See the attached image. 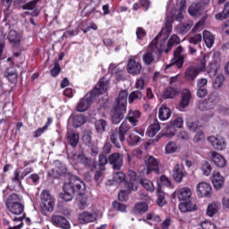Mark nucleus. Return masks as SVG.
Masks as SVG:
<instances>
[{"label":"nucleus","instance_id":"58836bf2","mask_svg":"<svg viewBox=\"0 0 229 229\" xmlns=\"http://www.w3.org/2000/svg\"><path fill=\"white\" fill-rule=\"evenodd\" d=\"M87 121V118L83 114H76L72 118V124L74 128H80V126H82V124H85V122Z\"/></svg>","mask_w":229,"mask_h":229},{"label":"nucleus","instance_id":"7ed1b4c3","mask_svg":"<svg viewBox=\"0 0 229 229\" xmlns=\"http://www.w3.org/2000/svg\"><path fill=\"white\" fill-rule=\"evenodd\" d=\"M173 18H167L166 26H165L160 33L156 37L155 40H157V44H162V41L165 42V53H169L171 49H173V46H178L180 44V38L177 35H173L169 38V35H171V31H173ZM167 38H169L167 42Z\"/></svg>","mask_w":229,"mask_h":229},{"label":"nucleus","instance_id":"a878e982","mask_svg":"<svg viewBox=\"0 0 229 229\" xmlns=\"http://www.w3.org/2000/svg\"><path fill=\"white\" fill-rule=\"evenodd\" d=\"M171 109L167 107V105L163 104L158 110V118L160 121H167L171 118Z\"/></svg>","mask_w":229,"mask_h":229},{"label":"nucleus","instance_id":"f8f14e48","mask_svg":"<svg viewBox=\"0 0 229 229\" xmlns=\"http://www.w3.org/2000/svg\"><path fill=\"white\" fill-rule=\"evenodd\" d=\"M41 208L44 212H53V208H55V198L49 194L47 190H44L41 192Z\"/></svg>","mask_w":229,"mask_h":229},{"label":"nucleus","instance_id":"393cba45","mask_svg":"<svg viewBox=\"0 0 229 229\" xmlns=\"http://www.w3.org/2000/svg\"><path fill=\"white\" fill-rule=\"evenodd\" d=\"M127 176L129 177V182H125V185H130L131 191H137L139 189V185L137 184V172L133 170H129L127 173Z\"/></svg>","mask_w":229,"mask_h":229},{"label":"nucleus","instance_id":"0eeeda50","mask_svg":"<svg viewBox=\"0 0 229 229\" xmlns=\"http://www.w3.org/2000/svg\"><path fill=\"white\" fill-rule=\"evenodd\" d=\"M185 0H177V8L173 9V5L168 4L166 6V18L165 26L167 24V19L172 18V22L178 21V22H182L183 21V12H185Z\"/></svg>","mask_w":229,"mask_h":229},{"label":"nucleus","instance_id":"864d4df0","mask_svg":"<svg viewBox=\"0 0 229 229\" xmlns=\"http://www.w3.org/2000/svg\"><path fill=\"white\" fill-rule=\"evenodd\" d=\"M142 99V92L140 90L132 91L129 95V103L131 105L134 101Z\"/></svg>","mask_w":229,"mask_h":229},{"label":"nucleus","instance_id":"79ce46f5","mask_svg":"<svg viewBox=\"0 0 229 229\" xmlns=\"http://www.w3.org/2000/svg\"><path fill=\"white\" fill-rule=\"evenodd\" d=\"M218 210L219 207L217 204L216 202H212L208 206L207 216H208V217H214L217 214Z\"/></svg>","mask_w":229,"mask_h":229},{"label":"nucleus","instance_id":"9d476101","mask_svg":"<svg viewBox=\"0 0 229 229\" xmlns=\"http://www.w3.org/2000/svg\"><path fill=\"white\" fill-rule=\"evenodd\" d=\"M185 55H183V47L179 46L174 52V59L171 60L169 64H166L165 71H176V69H182L183 67V62Z\"/></svg>","mask_w":229,"mask_h":229},{"label":"nucleus","instance_id":"09e8293b","mask_svg":"<svg viewBox=\"0 0 229 229\" xmlns=\"http://www.w3.org/2000/svg\"><path fill=\"white\" fill-rule=\"evenodd\" d=\"M223 83H225V75L223 73L217 74L213 82V87L217 90V89L223 87Z\"/></svg>","mask_w":229,"mask_h":229},{"label":"nucleus","instance_id":"5701e85b","mask_svg":"<svg viewBox=\"0 0 229 229\" xmlns=\"http://www.w3.org/2000/svg\"><path fill=\"white\" fill-rule=\"evenodd\" d=\"M7 38L11 45H13L14 47H19V46H21L22 35L17 32V30H10L7 35Z\"/></svg>","mask_w":229,"mask_h":229},{"label":"nucleus","instance_id":"6e6552de","mask_svg":"<svg viewBox=\"0 0 229 229\" xmlns=\"http://www.w3.org/2000/svg\"><path fill=\"white\" fill-rule=\"evenodd\" d=\"M22 198L16 193H12L6 202V207L11 214L21 216L24 212V204H21Z\"/></svg>","mask_w":229,"mask_h":229},{"label":"nucleus","instance_id":"69168bd1","mask_svg":"<svg viewBox=\"0 0 229 229\" xmlns=\"http://www.w3.org/2000/svg\"><path fill=\"white\" fill-rule=\"evenodd\" d=\"M146 35H147L146 30L143 28L139 27L136 30V37L138 40H143Z\"/></svg>","mask_w":229,"mask_h":229},{"label":"nucleus","instance_id":"a18cd8bd","mask_svg":"<svg viewBox=\"0 0 229 229\" xmlns=\"http://www.w3.org/2000/svg\"><path fill=\"white\" fill-rule=\"evenodd\" d=\"M190 15L196 17L201 14V5L199 4H192L188 10Z\"/></svg>","mask_w":229,"mask_h":229},{"label":"nucleus","instance_id":"c756f323","mask_svg":"<svg viewBox=\"0 0 229 229\" xmlns=\"http://www.w3.org/2000/svg\"><path fill=\"white\" fill-rule=\"evenodd\" d=\"M66 139L70 146L76 148L80 142V135L73 131H68Z\"/></svg>","mask_w":229,"mask_h":229},{"label":"nucleus","instance_id":"39448f33","mask_svg":"<svg viewBox=\"0 0 229 229\" xmlns=\"http://www.w3.org/2000/svg\"><path fill=\"white\" fill-rule=\"evenodd\" d=\"M149 47L150 51L143 55V62L145 65H151V64H154L155 60L160 58V55H162L165 49V41L157 43V41L154 39Z\"/></svg>","mask_w":229,"mask_h":229},{"label":"nucleus","instance_id":"bb28decb","mask_svg":"<svg viewBox=\"0 0 229 229\" xmlns=\"http://www.w3.org/2000/svg\"><path fill=\"white\" fill-rule=\"evenodd\" d=\"M96 221V215L89 213V212H83L79 215V223L81 225H87L89 223H94Z\"/></svg>","mask_w":229,"mask_h":229},{"label":"nucleus","instance_id":"2eb2a0df","mask_svg":"<svg viewBox=\"0 0 229 229\" xmlns=\"http://www.w3.org/2000/svg\"><path fill=\"white\" fill-rule=\"evenodd\" d=\"M199 198H210L212 196V186L208 182H199L196 187Z\"/></svg>","mask_w":229,"mask_h":229},{"label":"nucleus","instance_id":"b1692460","mask_svg":"<svg viewBox=\"0 0 229 229\" xmlns=\"http://www.w3.org/2000/svg\"><path fill=\"white\" fill-rule=\"evenodd\" d=\"M11 184L14 191H20L21 187H22V175L19 174L18 169L13 171V177L11 178Z\"/></svg>","mask_w":229,"mask_h":229},{"label":"nucleus","instance_id":"ddd939ff","mask_svg":"<svg viewBox=\"0 0 229 229\" xmlns=\"http://www.w3.org/2000/svg\"><path fill=\"white\" fill-rule=\"evenodd\" d=\"M197 108H199V110H201V112H209L208 116H202L203 121H208V119H212V117H214V113L212 112V110H214V108L216 107L208 100V98L199 100L197 103Z\"/></svg>","mask_w":229,"mask_h":229},{"label":"nucleus","instance_id":"c85d7f7f","mask_svg":"<svg viewBox=\"0 0 229 229\" xmlns=\"http://www.w3.org/2000/svg\"><path fill=\"white\" fill-rule=\"evenodd\" d=\"M179 209L181 212H192L196 210V204L192 200L188 199L179 204Z\"/></svg>","mask_w":229,"mask_h":229},{"label":"nucleus","instance_id":"473e14b6","mask_svg":"<svg viewBox=\"0 0 229 229\" xmlns=\"http://www.w3.org/2000/svg\"><path fill=\"white\" fill-rule=\"evenodd\" d=\"M203 39H204V42H205L207 47L210 48V47H212V46H214L216 38L214 37V35H212V33L210 31L204 30L203 31Z\"/></svg>","mask_w":229,"mask_h":229},{"label":"nucleus","instance_id":"c03bdc74","mask_svg":"<svg viewBox=\"0 0 229 229\" xmlns=\"http://www.w3.org/2000/svg\"><path fill=\"white\" fill-rule=\"evenodd\" d=\"M125 189L126 190L120 191L118 193L119 201H126V199H128V195L130 192H131V191H133L131 190V186H130V184H128V186L125 185Z\"/></svg>","mask_w":229,"mask_h":229},{"label":"nucleus","instance_id":"052dcab7","mask_svg":"<svg viewBox=\"0 0 229 229\" xmlns=\"http://www.w3.org/2000/svg\"><path fill=\"white\" fill-rule=\"evenodd\" d=\"M158 187L164 186V187H171V181L167 176L163 175L160 177L159 181L157 182Z\"/></svg>","mask_w":229,"mask_h":229},{"label":"nucleus","instance_id":"8fccbe9b","mask_svg":"<svg viewBox=\"0 0 229 229\" xmlns=\"http://www.w3.org/2000/svg\"><path fill=\"white\" fill-rule=\"evenodd\" d=\"M190 102H191V91L187 90L182 94L180 105L182 108H186V106H189Z\"/></svg>","mask_w":229,"mask_h":229},{"label":"nucleus","instance_id":"49530a36","mask_svg":"<svg viewBox=\"0 0 229 229\" xmlns=\"http://www.w3.org/2000/svg\"><path fill=\"white\" fill-rule=\"evenodd\" d=\"M148 204L146 202L138 203L135 205L133 208L134 214H144V212H148Z\"/></svg>","mask_w":229,"mask_h":229},{"label":"nucleus","instance_id":"a19ab883","mask_svg":"<svg viewBox=\"0 0 229 229\" xmlns=\"http://www.w3.org/2000/svg\"><path fill=\"white\" fill-rule=\"evenodd\" d=\"M140 184L142 185L143 188L146 189V191H148V192L155 191V185H153V182L148 179L141 178L140 180Z\"/></svg>","mask_w":229,"mask_h":229},{"label":"nucleus","instance_id":"2f4dec72","mask_svg":"<svg viewBox=\"0 0 229 229\" xmlns=\"http://www.w3.org/2000/svg\"><path fill=\"white\" fill-rule=\"evenodd\" d=\"M160 131V123L158 120H155L152 124L148 128V137H155Z\"/></svg>","mask_w":229,"mask_h":229},{"label":"nucleus","instance_id":"603ef678","mask_svg":"<svg viewBox=\"0 0 229 229\" xmlns=\"http://www.w3.org/2000/svg\"><path fill=\"white\" fill-rule=\"evenodd\" d=\"M178 150V145H176V142L170 141L166 144L165 148V151L167 155H171V153H176Z\"/></svg>","mask_w":229,"mask_h":229},{"label":"nucleus","instance_id":"3c124183","mask_svg":"<svg viewBox=\"0 0 229 229\" xmlns=\"http://www.w3.org/2000/svg\"><path fill=\"white\" fill-rule=\"evenodd\" d=\"M204 176H210V173H212V166L208 161H202L201 162V167H200Z\"/></svg>","mask_w":229,"mask_h":229},{"label":"nucleus","instance_id":"338daca9","mask_svg":"<svg viewBox=\"0 0 229 229\" xmlns=\"http://www.w3.org/2000/svg\"><path fill=\"white\" fill-rule=\"evenodd\" d=\"M113 207L115 210H118L119 212H126V206H124V204H122L121 202H113Z\"/></svg>","mask_w":229,"mask_h":229},{"label":"nucleus","instance_id":"774afa93","mask_svg":"<svg viewBox=\"0 0 229 229\" xmlns=\"http://www.w3.org/2000/svg\"><path fill=\"white\" fill-rule=\"evenodd\" d=\"M37 3L38 0H33L22 5L23 10H34L35 6H37Z\"/></svg>","mask_w":229,"mask_h":229},{"label":"nucleus","instance_id":"6e6d98bb","mask_svg":"<svg viewBox=\"0 0 229 229\" xmlns=\"http://www.w3.org/2000/svg\"><path fill=\"white\" fill-rule=\"evenodd\" d=\"M140 140V137L133 133L130 134L127 138V142L129 146H136V144Z\"/></svg>","mask_w":229,"mask_h":229},{"label":"nucleus","instance_id":"ea45409f","mask_svg":"<svg viewBox=\"0 0 229 229\" xmlns=\"http://www.w3.org/2000/svg\"><path fill=\"white\" fill-rule=\"evenodd\" d=\"M72 162L75 165L87 164L88 159H87V157H85V154H83L82 152H78L73 155Z\"/></svg>","mask_w":229,"mask_h":229},{"label":"nucleus","instance_id":"5fc2aeb1","mask_svg":"<svg viewBox=\"0 0 229 229\" xmlns=\"http://www.w3.org/2000/svg\"><path fill=\"white\" fill-rule=\"evenodd\" d=\"M157 205L159 207H164V203H165V194L162 191V187H157Z\"/></svg>","mask_w":229,"mask_h":229},{"label":"nucleus","instance_id":"f257e3e1","mask_svg":"<svg viewBox=\"0 0 229 229\" xmlns=\"http://www.w3.org/2000/svg\"><path fill=\"white\" fill-rule=\"evenodd\" d=\"M85 183L81 179L78 178L76 175H72L69 178L68 182H66L64 187V193H60L61 199L64 201H72V198H74L75 194H78L77 199L80 201L79 208L83 210L87 208V198L83 196L86 191Z\"/></svg>","mask_w":229,"mask_h":229},{"label":"nucleus","instance_id":"4c0bfd02","mask_svg":"<svg viewBox=\"0 0 229 229\" xmlns=\"http://www.w3.org/2000/svg\"><path fill=\"white\" fill-rule=\"evenodd\" d=\"M106 126H108V123L104 119L97 120L95 122V128L98 133H105Z\"/></svg>","mask_w":229,"mask_h":229},{"label":"nucleus","instance_id":"20e7f679","mask_svg":"<svg viewBox=\"0 0 229 229\" xmlns=\"http://www.w3.org/2000/svg\"><path fill=\"white\" fill-rule=\"evenodd\" d=\"M126 105H128V91L122 90L118 95L115 106H114L111 111V121L113 124H119L124 119Z\"/></svg>","mask_w":229,"mask_h":229},{"label":"nucleus","instance_id":"e2e57ef3","mask_svg":"<svg viewBox=\"0 0 229 229\" xmlns=\"http://www.w3.org/2000/svg\"><path fill=\"white\" fill-rule=\"evenodd\" d=\"M200 226L202 229H217V226H216V224L210 222V221H203L200 224Z\"/></svg>","mask_w":229,"mask_h":229},{"label":"nucleus","instance_id":"9b49d317","mask_svg":"<svg viewBox=\"0 0 229 229\" xmlns=\"http://www.w3.org/2000/svg\"><path fill=\"white\" fill-rule=\"evenodd\" d=\"M165 128L163 130L165 137H174L176 135V129L182 128L183 126V118L177 117L172 120L168 123L164 124Z\"/></svg>","mask_w":229,"mask_h":229},{"label":"nucleus","instance_id":"4d7b16f0","mask_svg":"<svg viewBox=\"0 0 229 229\" xmlns=\"http://www.w3.org/2000/svg\"><path fill=\"white\" fill-rule=\"evenodd\" d=\"M106 164H108V157L105 155H100L98 157V169L105 171V165H106Z\"/></svg>","mask_w":229,"mask_h":229},{"label":"nucleus","instance_id":"aec40b11","mask_svg":"<svg viewBox=\"0 0 229 229\" xmlns=\"http://www.w3.org/2000/svg\"><path fill=\"white\" fill-rule=\"evenodd\" d=\"M108 162L111 165H113V169L115 171H121V167H123V157L119 153L111 154L108 157Z\"/></svg>","mask_w":229,"mask_h":229},{"label":"nucleus","instance_id":"f3484780","mask_svg":"<svg viewBox=\"0 0 229 229\" xmlns=\"http://www.w3.org/2000/svg\"><path fill=\"white\" fill-rule=\"evenodd\" d=\"M208 140L214 149H216L217 151H224V149H226V141H225V138L222 136H209Z\"/></svg>","mask_w":229,"mask_h":229},{"label":"nucleus","instance_id":"1a4fd4ad","mask_svg":"<svg viewBox=\"0 0 229 229\" xmlns=\"http://www.w3.org/2000/svg\"><path fill=\"white\" fill-rule=\"evenodd\" d=\"M130 131V124L127 121H123L118 131H113L111 133V142L115 146V148H121V143H123L125 140L126 133Z\"/></svg>","mask_w":229,"mask_h":229},{"label":"nucleus","instance_id":"bf43d9fd","mask_svg":"<svg viewBox=\"0 0 229 229\" xmlns=\"http://www.w3.org/2000/svg\"><path fill=\"white\" fill-rule=\"evenodd\" d=\"M60 63H58V61H55L54 63V67L53 69L50 70V74L51 76H53L54 78H56V76H58V74H60Z\"/></svg>","mask_w":229,"mask_h":229},{"label":"nucleus","instance_id":"4468645a","mask_svg":"<svg viewBox=\"0 0 229 229\" xmlns=\"http://www.w3.org/2000/svg\"><path fill=\"white\" fill-rule=\"evenodd\" d=\"M197 108H199V110H201V112H209L208 116H202L203 121H208V119H212V117H214V113L212 112V110H214V108L216 107L208 100V98L199 100L197 103Z\"/></svg>","mask_w":229,"mask_h":229},{"label":"nucleus","instance_id":"412c9836","mask_svg":"<svg viewBox=\"0 0 229 229\" xmlns=\"http://www.w3.org/2000/svg\"><path fill=\"white\" fill-rule=\"evenodd\" d=\"M208 156L216 167H225L226 165V159H225V157L221 156V154L216 151H210Z\"/></svg>","mask_w":229,"mask_h":229},{"label":"nucleus","instance_id":"dca6fc26","mask_svg":"<svg viewBox=\"0 0 229 229\" xmlns=\"http://www.w3.org/2000/svg\"><path fill=\"white\" fill-rule=\"evenodd\" d=\"M145 174H151V173H158V160L157 158L149 156L145 158Z\"/></svg>","mask_w":229,"mask_h":229},{"label":"nucleus","instance_id":"7c9ffc66","mask_svg":"<svg viewBox=\"0 0 229 229\" xmlns=\"http://www.w3.org/2000/svg\"><path fill=\"white\" fill-rule=\"evenodd\" d=\"M193 25L194 23L192 22V21L189 20L184 23H180L179 25H177L176 31L177 33H181V35H185V33H187Z\"/></svg>","mask_w":229,"mask_h":229},{"label":"nucleus","instance_id":"13d9d810","mask_svg":"<svg viewBox=\"0 0 229 229\" xmlns=\"http://www.w3.org/2000/svg\"><path fill=\"white\" fill-rule=\"evenodd\" d=\"M4 76L11 81V83H15L17 81V73L15 72H10V70L5 71Z\"/></svg>","mask_w":229,"mask_h":229},{"label":"nucleus","instance_id":"0e129e2a","mask_svg":"<svg viewBox=\"0 0 229 229\" xmlns=\"http://www.w3.org/2000/svg\"><path fill=\"white\" fill-rule=\"evenodd\" d=\"M201 40H202L201 34H195L194 36L190 38L189 42L190 44H194L195 46H197V44H199Z\"/></svg>","mask_w":229,"mask_h":229},{"label":"nucleus","instance_id":"c9c22d12","mask_svg":"<svg viewBox=\"0 0 229 229\" xmlns=\"http://www.w3.org/2000/svg\"><path fill=\"white\" fill-rule=\"evenodd\" d=\"M108 72H110L112 76H115L118 80L123 78V69L119 68V66H115L114 64L109 65Z\"/></svg>","mask_w":229,"mask_h":229},{"label":"nucleus","instance_id":"680f3d73","mask_svg":"<svg viewBox=\"0 0 229 229\" xmlns=\"http://www.w3.org/2000/svg\"><path fill=\"white\" fill-rule=\"evenodd\" d=\"M185 176H187L186 171L173 174V178L177 183H182V182L183 181V178H185Z\"/></svg>","mask_w":229,"mask_h":229},{"label":"nucleus","instance_id":"e433bc0d","mask_svg":"<svg viewBox=\"0 0 229 229\" xmlns=\"http://www.w3.org/2000/svg\"><path fill=\"white\" fill-rule=\"evenodd\" d=\"M207 99L215 108L219 105V103H221V96H219V93L217 92L210 93Z\"/></svg>","mask_w":229,"mask_h":229},{"label":"nucleus","instance_id":"423d86ee","mask_svg":"<svg viewBox=\"0 0 229 229\" xmlns=\"http://www.w3.org/2000/svg\"><path fill=\"white\" fill-rule=\"evenodd\" d=\"M208 55H205L199 61V65H190L184 72V80L186 81H194L199 76L200 72L207 71V62H208Z\"/></svg>","mask_w":229,"mask_h":229},{"label":"nucleus","instance_id":"f704fd0d","mask_svg":"<svg viewBox=\"0 0 229 229\" xmlns=\"http://www.w3.org/2000/svg\"><path fill=\"white\" fill-rule=\"evenodd\" d=\"M139 119H140V111H130L128 114V120L131 122L132 126H137L139 123Z\"/></svg>","mask_w":229,"mask_h":229},{"label":"nucleus","instance_id":"72a5a7b5","mask_svg":"<svg viewBox=\"0 0 229 229\" xmlns=\"http://www.w3.org/2000/svg\"><path fill=\"white\" fill-rule=\"evenodd\" d=\"M176 94H178V87L170 86L165 90L164 98L165 99H173L174 98H176Z\"/></svg>","mask_w":229,"mask_h":229},{"label":"nucleus","instance_id":"37998d69","mask_svg":"<svg viewBox=\"0 0 229 229\" xmlns=\"http://www.w3.org/2000/svg\"><path fill=\"white\" fill-rule=\"evenodd\" d=\"M216 21H225V19H228L229 17V2L224 6L223 12L216 14Z\"/></svg>","mask_w":229,"mask_h":229},{"label":"nucleus","instance_id":"a211bd4d","mask_svg":"<svg viewBox=\"0 0 229 229\" xmlns=\"http://www.w3.org/2000/svg\"><path fill=\"white\" fill-rule=\"evenodd\" d=\"M52 224L54 226L62 229H71V223L65 216L60 215H54L51 217Z\"/></svg>","mask_w":229,"mask_h":229},{"label":"nucleus","instance_id":"de8ad7c7","mask_svg":"<svg viewBox=\"0 0 229 229\" xmlns=\"http://www.w3.org/2000/svg\"><path fill=\"white\" fill-rule=\"evenodd\" d=\"M113 180L115 183H124L126 185V175L123 172H116L113 175Z\"/></svg>","mask_w":229,"mask_h":229},{"label":"nucleus","instance_id":"f03ea898","mask_svg":"<svg viewBox=\"0 0 229 229\" xmlns=\"http://www.w3.org/2000/svg\"><path fill=\"white\" fill-rule=\"evenodd\" d=\"M110 86V81L106 77L100 79L98 83L95 86L93 90L86 94L77 104V112H87L90 108V105L102 96V94H106L108 87Z\"/></svg>","mask_w":229,"mask_h":229},{"label":"nucleus","instance_id":"6ab92c4d","mask_svg":"<svg viewBox=\"0 0 229 229\" xmlns=\"http://www.w3.org/2000/svg\"><path fill=\"white\" fill-rule=\"evenodd\" d=\"M127 72L132 74V76H138L142 72V64L135 61V59H130L127 64Z\"/></svg>","mask_w":229,"mask_h":229},{"label":"nucleus","instance_id":"4be33fe9","mask_svg":"<svg viewBox=\"0 0 229 229\" xmlns=\"http://www.w3.org/2000/svg\"><path fill=\"white\" fill-rule=\"evenodd\" d=\"M174 194L176 198H178L179 201L183 202L191 199V197L192 196V191L190 190V188L182 187L176 190Z\"/></svg>","mask_w":229,"mask_h":229},{"label":"nucleus","instance_id":"cd10ccee","mask_svg":"<svg viewBox=\"0 0 229 229\" xmlns=\"http://www.w3.org/2000/svg\"><path fill=\"white\" fill-rule=\"evenodd\" d=\"M212 183L215 189L218 191V189H221V187L225 185V177L221 175V173L214 172L212 176Z\"/></svg>","mask_w":229,"mask_h":229}]
</instances>
